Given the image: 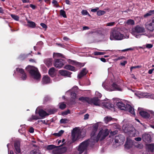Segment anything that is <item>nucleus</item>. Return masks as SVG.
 I'll use <instances>...</instances> for the list:
<instances>
[{
    "instance_id": "f257e3e1",
    "label": "nucleus",
    "mask_w": 154,
    "mask_h": 154,
    "mask_svg": "<svg viewBox=\"0 0 154 154\" xmlns=\"http://www.w3.org/2000/svg\"><path fill=\"white\" fill-rule=\"evenodd\" d=\"M98 126L95 125L93 127L92 132L91 134V138L90 141L92 142V144L94 145L96 142H97L100 140H103L109 134V131L108 129L102 130H100L98 134H96L98 129Z\"/></svg>"
},
{
    "instance_id": "f03ea898",
    "label": "nucleus",
    "mask_w": 154,
    "mask_h": 154,
    "mask_svg": "<svg viewBox=\"0 0 154 154\" xmlns=\"http://www.w3.org/2000/svg\"><path fill=\"white\" fill-rule=\"evenodd\" d=\"M26 69L34 79L37 80H40L41 76L37 68L29 65L26 67Z\"/></svg>"
},
{
    "instance_id": "7ed1b4c3",
    "label": "nucleus",
    "mask_w": 154,
    "mask_h": 154,
    "mask_svg": "<svg viewBox=\"0 0 154 154\" xmlns=\"http://www.w3.org/2000/svg\"><path fill=\"white\" fill-rule=\"evenodd\" d=\"M117 106L121 110H128L132 115L135 116L134 109L131 105L128 104L126 105L122 102H119L117 103Z\"/></svg>"
},
{
    "instance_id": "20e7f679",
    "label": "nucleus",
    "mask_w": 154,
    "mask_h": 154,
    "mask_svg": "<svg viewBox=\"0 0 154 154\" xmlns=\"http://www.w3.org/2000/svg\"><path fill=\"white\" fill-rule=\"evenodd\" d=\"M109 38L111 40H120L124 38V36L119 31L114 30L110 33Z\"/></svg>"
},
{
    "instance_id": "39448f33",
    "label": "nucleus",
    "mask_w": 154,
    "mask_h": 154,
    "mask_svg": "<svg viewBox=\"0 0 154 154\" xmlns=\"http://www.w3.org/2000/svg\"><path fill=\"white\" fill-rule=\"evenodd\" d=\"M90 140V139L83 142L79 145L78 150L80 154L82 153L87 149V147L89 144H92V143L91 142Z\"/></svg>"
},
{
    "instance_id": "423d86ee",
    "label": "nucleus",
    "mask_w": 154,
    "mask_h": 154,
    "mask_svg": "<svg viewBox=\"0 0 154 154\" xmlns=\"http://www.w3.org/2000/svg\"><path fill=\"white\" fill-rule=\"evenodd\" d=\"M81 135V131L77 129L76 128H74L72 132V139L73 142L76 141L80 137Z\"/></svg>"
},
{
    "instance_id": "0eeeda50",
    "label": "nucleus",
    "mask_w": 154,
    "mask_h": 154,
    "mask_svg": "<svg viewBox=\"0 0 154 154\" xmlns=\"http://www.w3.org/2000/svg\"><path fill=\"white\" fill-rule=\"evenodd\" d=\"M145 26L147 30L153 31L154 30V17L152 20L147 22L145 24Z\"/></svg>"
},
{
    "instance_id": "6e6552de",
    "label": "nucleus",
    "mask_w": 154,
    "mask_h": 154,
    "mask_svg": "<svg viewBox=\"0 0 154 154\" xmlns=\"http://www.w3.org/2000/svg\"><path fill=\"white\" fill-rule=\"evenodd\" d=\"M135 94L139 98H151L153 97L152 95L151 94L146 92H138L135 93Z\"/></svg>"
},
{
    "instance_id": "1a4fd4ad",
    "label": "nucleus",
    "mask_w": 154,
    "mask_h": 154,
    "mask_svg": "<svg viewBox=\"0 0 154 154\" xmlns=\"http://www.w3.org/2000/svg\"><path fill=\"white\" fill-rule=\"evenodd\" d=\"M145 31L144 28L139 25H137L132 29V33L134 35H135V33H142Z\"/></svg>"
},
{
    "instance_id": "9d476101",
    "label": "nucleus",
    "mask_w": 154,
    "mask_h": 154,
    "mask_svg": "<svg viewBox=\"0 0 154 154\" xmlns=\"http://www.w3.org/2000/svg\"><path fill=\"white\" fill-rule=\"evenodd\" d=\"M58 146V147H56L52 150V154H62L65 152L66 149L65 148Z\"/></svg>"
},
{
    "instance_id": "9b49d317",
    "label": "nucleus",
    "mask_w": 154,
    "mask_h": 154,
    "mask_svg": "<svg viewBox=\"0 0 154 154\" xmlns=\"http://www.w3.org/2000/svg\"><path fill=\"white\" fill-rule=\"evenodd\" d=\"M64 65L63 61L62 59H57L55 60L54 66L56 68H61Z\"/></svg>"
},
{
    "instance_id": "f8f14e48",
    "label": "nucleus",
    "mask_w": 154,
    "mask_h": 154,
    "mask_svg": "<svg viewBox=\"0 0 154 154\" xmlns=\"http://www.w3.org/2000/svg\"><path fill=\"white\" fill-rule=\"evenodd\" d=\"M89 103L90 104H92L96 106H99L100 104V101L99 100L97 97H94L92 98H89Z\"/></svg>"
},
{
    "instance_id": "ddd939ff",
    "label": "nucleus",
    "mask_w": 154,
    "mask_h": 154,
    "mask_svg": "<svg viewBox=\"0 0 154 154\" xmlns=\"http://www.w3.org/2000/svg\"><path fill=\"white\" fill-rule=\"evenodd\" d=\"M14 146L16 151V153L19 154L20 153V143L19 141H16L14 143Z\"/></svg>"
},
{
    "instance_id": "4468645a",
    "label": "nucleus",
    "mask_w": 154,
    "mask_h": 154,
    "mask_svg": "<svg viewBox=\"0 0 154 154\" xmlns=\"http://www.w3.org/2000/svg\"><path fill=\"white\" fill-rule=\"evenodd\" d=\"M142 138L144 142L146 143H150L151 142V137L149 134H145L143 135Z\"/></svg>"
},
{
    "instance_id": "2eb2a0df",
    "label": "nucleus",
    "mask_w": 154,
    "mask_h": 154,
    "mask_svg": "<svg viewBox=\"0 0 154 154\" xmlns=\"http://www.w3.org/2000/svg\"><path fill=\"white\" fill-rule=\"evenodd\" d=\"M59 72L60 74L62 76L71 77V74L72 73L68 71L64 70H61L59 71Z\"/></svg>"
},
{
    "instance_id": "dca6fc26",
    "label": "nucleus",
    "mask_w": 154,
    "mask_h": 154,
    "mask_svg": "<svg viewBox=\"0 0 154 154\" xmlns=\"http://www.w3.org/2000/svg\"><path fill=\"white\" fill-rule=\"evenodd\" d=\"M53 59L52 58H47L44 60V63L48 67L51 66L52 64Z\"/></svg>"
},
{
    "instance_id": "f3484780",
    "label": "nucleus",
    "mask_w": 154,
    "mask_h": 154,
    "mask_svg": "<svg viewBox=\"0 0 154 154\" xmlns=\"http://www.w3.org/2000/svg\"><path fill=\"white\" fill-rule=\"evenodd\" d=\"M139 113L140 115L145 119H149L150 117L149 114L146 112L143 111H142L140 112Z\"/></svg>"
},
{
    "instance_id": "a211bd4d",
    "label": "nucleus",
    "mask_w": 154,
    "mask_h": 154,
    "mask_svg": "<svg viewBox=\"0 0 154 154\" xmlns=\"http://www.w3.org/2000/svg\"><path fill=\"white\" fill-rule=\"evenodd\" d=\"M88 72V71L85 68H84L81 71L80 73L78 75V78L81 79L82 77L85 75Z\"/></svg>"
},
{
    "instance_id": "6ab92c4d",
    "label": "nucleus",
    "mask_w": 154,
    "mask_h": 154,
    "mask_svg": "<svg viewBox=\"0 0 154 154\" xmlns=\"http://www.w3.org/2000/svg\"><path fill=\"white\" fill-rule=\"evenodd\" d=\"M111 89V91H121L122 90V89L120 86L115 83H113L112 84Z\"/></svg>"
},
{
    "instance_id": "aec40b11",
    "label": "nucleus",
    "mask_w": 154,
    "mask_h": 154,
    "mask_svg": "<svg viewBox=\"0 0 154 154\" xmlns=\"http://www.w3.org/2000/svg\"><path fill=\"white\" fill-rule=\"evenodd\" d=\"M69 62L71 64L80 67H82L84 65V64L83 63H80L75 61L71 60H69Z\"/></svg>"
},
{
    "instance_id": "412c9836",
    "label": "nucleus",
    "mask_w": 154,
    "mask_h": 154,
    "mask_svg": "<svg viewBox=\"0 0 154 154\" xmlns=\"http://www.w3.org/2000/svg\"><path fill=\"white\" fill-rule=\"evenodd\" d=\"M42 83L46 84L51 82V80L49 77L48 75H45L43 77L42 81Z\"/></svg>"
},
{
    "instance_id": "4be33fe9",
    "label": "nucleus",
    "mask_w": 154,
    "mask_h": 154,
    "mask_svg": "<svg viewBox=\"0 0 154 154\" xmlns=\"http://www.w3.org/2000/svg\"><path fill=\"white\" fill-rule=\"evenodd\" d=\"M39 116L41 117L42 118H44L45 116L49 115L48 113L42 109H40L38 112Z\"/></svg>"
},
{
    "instance_id": "5701e85b",
    "label": "nucleus",
    "mask_w": 154,
    "mask_h": 154,
    "mask_svg": "<svg viewBox=\"0 0 154 154\" xmlns=\"http://www.w3.org/2000/svg\"><path fill=\"white\" fill-rule=\"evenodd\" d=\"M27 26L32 28H34L36 26V23L34 22L27 20Z\"/></svg>"
},
{
    "instance_id": "b1692460",
    "label": "nucleus",
    "mask_w": 154,
    "mask_h": 154,
    "mask_svg": "<svg viewBox=\"0 0 154 154\" xmlns=\"http://www.w3.org/2000/svg\"><path fill=\"white\" fill-rule=\"evenodd\" d=\"M64 68L73 71H75L76 70V69H75L74 67L69 65L65 66L64 67Z\"/></svg>"
},
{
    "instance_id": "393cba45",
    "label": "nucleus",
    "mask_w": 154,
    "mask_h": 154,
    "mask_svg": "<svg viewBox=\"0 0 154 154\" xmlns=\"http://www.w3.org/2000/svg\"><path fill=\"white\" fill-rule=\"evenodd\" d=\"M48 73L52 77H53L55 75L54 68L52 67L50 68L49 70Z\"/></svg>"
},
{
    "instance_id": "a878e982",
    "label": "nucleus",
    "mask_w": 154,
    "mask_h": 154,
    "mask_svg": "<svg viewBox=\"0 0 154 154\" xmlns=\"http://www.w3.org/2000/svg\"><path fill=\"white\" fill-rule=\"evenodd\" d=\"M79 100L83 102H86L89 103V98L87 97H82L79 98Z\"/></svg>"
},
{
    "instance_id": "bb28decb",
    "label": "nucleus",
    "mask_w": 154,
    "mask_h": 154,
    "mask_svg": "<svg viewBox=\"0 0 154 154\" xmlns=\"http://www.w3.org/2000/svg\"><path fill=\"white\" fill-rule=\"evenodd\" d=\"M132 146V143L130 141L127 140L125 144V147L127 149H129Z\"/></svg>"
},
{
    "instance_id": "cd10ccee",
    "label": "nucleus",
    "mask_w": 154,
    "mask_h": 154,
    "mask_svg": "<svg viewBox=\"0 0 154 154\" xmlns=\"http://www.w3.org/2000/svg\"><path fill=\"white\" fill-rule=\"evenodd\" d=\"M147 147L149 151L152 152L154 150V144L152 143L147 145Z\"/></svg>"
},
{
    "instance_id": "c85d7f7f",
    "label": "nucleus",
    "mask_w": 154,
    "mask_h": 154,
    "mask_svg": "<svg viewBox=\"0 0 154 154\" xmlns=\"http://www.w3.org/2000/svg\"><path fill=\"white\" fill-rule=\"evenodd\" d=\"M30 154H41V152L38 149H35L31 151Z\"/></svg>"
},
{
    "instance_id": "c756f323",
    "label": "nucleus",
    "mask_w": 154,
    "mask_h": 154,
    "mask_svg": "<svg viewBox=\"0 0 154 154\" xmlns=\"http://www.w3.org/2000/svg\"><path fill=\"white\" fill-rule=\"evenodd\" d=\"M56 147H58V146H56L53 145H48L47 146V149L48 150H50L53 149V150L55 149Z\"/></svg>"
},
{
    "instance_id": "7c9ffc66",
    "label": "nucleus",
    "mask_w": 154,
    "mask_h": 154,
    "mask_svg": "<svg viewBox=\"0 0 154 154\" xmlns=\"http://www.w3.org/2000/svg\"><path fill=\"white\" fill-rule=\"evenodd\" d=\"M71 99H72V101L74 102L75 100V99L76 97V94L75 93L72 92L71 94Z\"/></svg>"
},
{
    "instance_id": "2f4dec72",
    "label": "nucleus",
    "mask_w": 154,
    "mask_h": 154,
    "mask_svg": "<svg viewBox=\"0 0 154 154\" xmlns=\"http://www.w3.org/2000/svg\"><path fill=\"white\" fill-rule=\"evenodd\" d=\"M154 14V10H150L147 13L145 14L144 15V17H146L148 16L151 15L152 14Z\"/></svg>"
},
{
    "instance_id": "473e14b6",
    "label": "nucleus",
    "mask_w": 154,
    "mask_h": 154,
    "mask_svg": "<svg viewBox=\"0 0 154 154\" xmlns=\"http://www.w3.org/2000/svg\"><path fill=\"white\" fill-rule=\"evenodd\" d=\"M59 105L60 108L61 109H63L66 107V105L64 102L60 103Z\"/></svg>"
},
{
    "instance_id": "72a5a7b5",
    "label": "nucleus",
    "mask_w": 154,
    "mask_h": 154,
    "mask_svg": "<svg viewBox=\"0 0 154 154\" xmlns=\"http://www.w3.org/2000/svg\"><path fill=\"white\" fill-rule=\"evenodd\" d=\"M112 119V118L110 116H107L104 118V121L106 123H107L109 121H111Z\"/></svg>"
},
{
    "instance_id": "f704fd0d",
    "label": "nucleus",
    "mask_w": 154,
    "mask_h": 154,
    "mask_svg": "<svg viewBox=\"0 0 154 154\" xmlns=\"http://www.w3.org/2000/svg\"><path fill=\"white\" fill-rule=\"evenodd\" d=\"M126 23L128 25H134V22L133 20L129 19L127 20Z\"/></svg>"
},
{
    "instance_id": "c9c22d12",
    "label": "nucleus",
    "mask_w": 154,
    "mask_h": 154,
    "mask_svg": "<svg viewBox=\"0 0 154 154\" xmlns=\"http://www.w3.org/2000/svg\"><path fill=\"white\" fill-rule=\"evenodd\" d=\"M16 70L20 74V75H22L25 73L24 69L22 68H17Z\"/></svg>"
},
{
    "instance_id": "e433bc0d",
    "label": "nucleus",
    "mask_w": 154,
    "mask_h": 154,
    "mask_svg": "<svg viewBox=\"0 0 154 154\" xmlns=\"http://www.w3.org/2000/svg\"><path fill=\"white\" fill-rule=\"evenodd\" d=\"M69 120L67 119H60V123H66L69 122Z\"/></svg>"
},
{
    "instance_id": "4c0bfd02",
    "label": "nucleus",
    "mask_w": 154,
    "mask_h": 154,
    "mask_svg": "<svg viewBox=\"0 0 154 154\" xmlns=\"http://www.w3.org/2000/svg\"><path fill=\"white\" fill-rule=\"evenodd\" d=\"M60 15L62 16L64 18L66 17V12L64 10H61L60 11Z\"/></svg>"
},
{
    "instance_id": "58836bf2",
    "label": "nucleus",
    "mask_w": 154,
    "mask_h": 154,
    "mask_svg": "<svg viewBox=\"0 0 154 154\" xmlns=\"http://www.w3.org/2000/svg\"><path fill=\"white\" fill-rule=\"evenodd\" d=\"M104 105L107 108L112 107L113 106L112 104L108 103H104Z\"/></svg>"
},
{
    "instance_id": "ea45409f",
    "label": "nucleus",
    "mask_w": 154,
    "mask_h": 154,
    "mask_svg": "<svg viewBox=\"0 0 154 154\" xmlns=\"http://www.w3.org/2000/svg\"><path fill=\"white\" fill-rule=\"evenodd\" d=\"M82 14L84 15H88V16L90 17V15L88 14L87 10H83L81 12Z\"/></svg>"
},
{
    "instance_id": "a19ab883",
    "label": "nucleus",
    "mask_w": 154,
    "mask_h": 154,
    "mask_svg": "<svg viewBox=\"0 0 154 154\" xmlns=\"http://www.w3.org/2000/svg\"><path fill=\"white\" fill-rule=\"evenodd\" d=\"M105 13V12L103 11L99 10L97 12V14L99 16L103 15Z\"/></svg>"
},
{
    "instance_id": "79ce46f5",
    "label": "nucleus",
    "mask_w": 154,
    "mask_h": 154,
    "mask_svg": "<svg viewBox=\"0 0 154 154\" xmlns=\"http://www.w3.org/2000/svg\"><path fill=\"white\" fill-rule=\"evenodd\" d=\"M20 75L21 76V78L22 80H26L27 78V75L25 72L22 75Z\"/></svg>"
},
{
    "instance_id": "37998d69",
    "label": "nucleus",
    "mask_w": 154,
    "mask_h": 154,
    "mask_svg": "<svg viewBox=\"0 0 154 154\" xmlns=\"http://www.w3.org/2000/svg\"><path fill=\"white\" fill-rule=\"evenodd\" d=\"M105 54V52L96 51L94 52V54L95 55H103Z\"/></svg>"
},
{
    "instance_id": "c03bdc74",
    "label": "nucleus",
    "mask_w": 154,
    "mask_h": 154,
    "mask_svg": "<svg viewBox=\"0 0 154 154\" xmlns=\"http://www.w3.org/2000/svg\"><path fill=\"white\" fill-rule=\"evenodd\" d=\"M11 17L14 20H18L19 19V17L17 15L14 14H11Z\"/></svg>"
},
{
    "instance_id": "a18cd8bd",
    "label": "nucleus",
    "mask_w": 154,
    "mask_h": 154,
    "mask_svg": "<svg viewBox=\"0 0 154 154\" xmlns=\"http://www.w3.org/2000/svg\"><path fill=\"white\" fill-rule=\"evenodd\" d=\"M64 131L63 130H61L58 133H55V134H56V135L58 136H60L61 135L64 133Z\"/></svg>"
},
{
    "instance_id": "49530a36",
    "label": "nucleus",
    "mask_w": 154,
    "mask_h": 154,
    "mask_svg": "<svg viewBox=\"0 0 154 154\" xmlns=\"http://www.w3.org/2000/svg\"><path fill=\"white\" fill-rule=\"evenodd\" d=\"M54 57H62L63 56V55L60 53H54L53 54Z\"/></svg>"
},
{
    "instance_id": "de8ad7c7",
    "label": "nucleus",
    "mask_w": 154,
    "mask_h": 154,
    "mask_svg": "<svg viewBox=\"0 0 154 154\" xmlns=\"http://www.w3.org/2000/svg\"><path fill=\"white\" fill-rule=\"evenodd\" d=\"M52 3L56 7H59V5L58 4V2L57 1L55 0H53L52 2Z\"/></svg>"
},
{
    "instance_id": "09e8293b",
    "label": "nucleus",
    "mask_w": 154,
    "mask_h": 154,
    "mask_svg": "<svg viewBox=\"0 0 154 154\" xmlns=\"http://www.w3.org/2000/svg\"><path fill=\"white\" fill-rule=\"evenodd\" d=\"M150 114H149L150 115V117L149 119H151V118H153L154 117V112L152 111H150Z\"/></svg>"
},
{
    "instance_id": "8fccbe9b",
    "label": "nucleus",
    "mask_w": 154,
    "mask_h": 154,
    "mask_svg": "<svg viewBox=\"0 0 154 154\" xmlns=\"http://www.w3.org/2000/svg\"><path fill=\"white\" fill-rule=\"evenodd\" d=\"M32 119L33 120H37L39 119V117L37 116L32 115Z\"/></svg>"
},
{
    "instance_id": "3c124183",
    "label": "nucleus",
    "mask_w": 154,
    "mask_h": 154,
    "mask_svg": "<svg viewBox=\"0 0 154 154\" xmlns=\"http://www.w3.org/2000/svg\"><path fill=\"white\" fill-rule=\"evenodd\" d=\"M119 137L116 136L115 138V142L116 143H120V141L118 139Z\"/></svg>"
},
{
    "instance_id": "603ef678",
    "label": "nucleus",
    "mask_w": 154,
    "mask_h": 154,
    "mask_svg": "<svg viewBox=\"0 0 154 154\" xmlns=\"http://www.w3.org/2000/svg\"><path fill=\"white\" fill-rule=\"evenodd\" d=\"M40 25L44 28L46 29L47 26V25L43 23H40Z\"/></svg>"
},
{
    "instance_id": "864d4df0",
    "label": "nucleus",
    "mask_w": 154,
    "mask_h": 154,
    "mask_svg": "<svg viewBox=\"0 0 154 154\" xmlns=\"http://www.w3.org/2000/svg\"><path fill=\"white\" fill-rule=\"evenodd\" d=\"M153 46V45L151 44H147L146 45V47L149 48H152Z\"/></svg>"
},
{
    "instance_id": "5fc2aeb1",
    "label": "nucleus",
    "mask_w": 154,
    "mask_h": 154,
    "mask_svg": "<svg viewBox=\"0 0 154 154\" xmlns=\"http://www.w3.org/2000/svg\"><path fill=\"white\" fill-rule=\"evenodd\" d=\"M141 66H132L131 67V70L133 69H135L136 68H140Z\"/></svg>"
},
{
    "instance_id": "6e6d98bb",
    "label": "nucleus",
    "mask_w": 154,
    "mask_h": 154,
    "mask_svg": "<svg viewBox=\"0 0 154 154\" xmlns=\"http://www.w3.org/2000/svg\"><path fill=\"white\" fill-rule=\"evenodd\" d=\"M89 116V115L88 113H87L85 114L84 115V120H87L88 119Z\"/></svg>"
},
{
    "instance_id": "4d7b16f0",
    "label": "nucleus",
    "mask_w": 154,
    "mask_h": 154,
    "mask_svg": "<svg viewBox=\"0 0 154 154\" xmlns=\"http://www.w3.org/2000/svg\"><path fill=\"white\" fill-rule=\"evenodd\" d=\"M48 112L49 113L48 114H49V115L51 114H53L54 113V111L53 109H51L48 110Z\"/></svg>"
},
{
    "instance_id": "13d9d810",
    "label": "nucleus",
    "mask_w": 154,
    "mask_h": 154,
    "mask_svg": "<svg viewBox=\"0 0 154 154\" xmlns=\"http://www.w3.org/2000/svg\"><path fill=\"white\" fill-rule=\"evenodd\" d=\"M99 9L98 8H95L92 9L91 10V11L92 12H96Z\"/></svg>"
},
{
    "instance_id": "bf43d9fd",
    "label": "nucleus",
    "mask_w": 154,
    "mask_h": 154,
    "mask_svg": "<svg viewBox=\"0 0 154 154\" xmlns=\"http://www.w3.org/2000/svg\"><path fill=\"white\" fill-rule=\"evenodd\" d=\"M115 24V23L114 22H112L108 23L107 24V26H112L114 25Z\"/></svg>"
},
{
    "instance_id": "052dcab7",
    "label": "nucleus",
    "mask_w": 154,
    "mask_h": 154,
    "mask_svg": "<svg viewBox=\"0 0 154 154\" xmlns=\"http://www.w3.org/2000/svg\"><path fill=\"white\" fill-rule=\"evenodd\" d=\"M78 88L77 86H74L72 88V90L74 91L75 92L77 91Z\"/></svg>"
},
{
    "instance_id": "680f3d73",
    "label": "nucleus",
    "mask_w": 154,
    "mask_h": 154,
    "mask_svg": "<svg viewBox=\"0 0 154 154\" xmlns=\"http://www.w3.org/2000/svg\"><path fill=\"white\" fill-rule=\"evenodd\" d=\"M133 50V48H127V49H125L122 50V52H125V51H128L129 50Z\"/></svg>"
},
{
    "instance_id": "e2e57ef3",
    "label": "nucleus",
    "mask_w": 154,
    "mask_h": 154,
    "mask_svg": "<svg viewBox=\"0 0 154 154\" xmlns=\"http://www.w3.org/2000/svg\"><path fill=\"white\" fill-rule=\"evenodd\" d=\"M134 139L135 140H136L137 141H140L141 140V137H138L137 138H134Z\"/></svg>"
},
{
    "instance_id": "0e129e2a",
    "label": "nucleus",
    "mask_w": 154,
    "mask_h": 154,
    "mask_svg": "<svg viewBox=\"0 0 154 154\" xmlns=\"http://www.w3.org/2000/svg\"><path fill=\"white\" fill-rule=\"evenodd\" d=\"M127 63V62L126 61H124L123 62L121 63L120 64L122 66H124Z\"/></svg>"
},
{
    "instance_id": "69168bd1",
    "label": "nucleus",
    "mask_w": 154,
    "mask_h": 154,
    "mask_svg": "<svg viewBox=\"0 0 154 154\" xmlns=\"http://www.w3.org/2000/svg\"><path fill=\"white\" fill-rule=\"evenodd\" d=\"M29 131L31 133H32L34 131V129L32 128H31L29 130Z\"/></svg>"
},
{
    "instance_id": "338daca9",
    "label": "nucleus",
    "mask_w": 154,
    "mask_h": 154,
    "mask_svg": "<svg viewBox=\"0 0 154 154\" xmlns=\"http://www.w3.org/2000/svg\"><path fill=\"white\" fill-rule=\"evenodd\" d=\"M96 94L98 96V97H101V94L99 93L98 92H96Z\"/></svg>"
},
{
    "instance_id": "774afa93",
    "label": "nucleus",
    "mask_w": 154,
    "mask_h": 154,
    "mask_svg": "<svg viewBox=\"0 0 154 154\" xmlns=\"http://www.w3.org/2000/svg\"><path fill=\"white\" fill-rule=\"evenodd\" d=\"M154 70V69H149L148 71V73L149 74H151Z\"/></svg>"
}]
</instances>
